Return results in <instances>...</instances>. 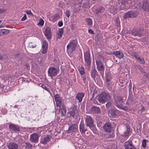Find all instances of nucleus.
I'll return each mask as SVG.
<instances>
[{
	"instance_id": "nucleus-1",
	"label": "nucleus",
	"mask_w": 149,
	"mask_h": 149,
	"mask_svg": "<svg viewBox=\"0 0 149 149\" xmlns=\"http://www.w3.org/2000/svg\"><path fill=\"white\" fill-rule=\"evenodd\" d=\"M113 99V104L115 106L120 109L125 111L128 110V106H127L125 107L124 106V103L120 96L119 95L114 96Z\"/></svg>"
},
{
	"instance_id": "nucleus-2",
	"label": "nucleus",
	"mask_w": 149,
	"mask_h": 149,
	"mask_svg": "<svg viewBox=\"0 0 149 149\" xmlns=\"http://www.w3.org/2000/svg\"><path fill=\"white\" fill-rule=\"evenodd\" d=\"M130 1L129 0H124L122 3L120 7L117 6L116 7H114L113 8V11L112 10H110L111 13L113 14H115L116 11L120 9L121 10L123 9H127L130 7Z\"/></svg>"
},
{
	"instance_id": "nucleus-3",
	"label": "nucleus",
	"mask_w": 149,
	"mask_h": 149,
	"mask_svg": "<svg viewBox=\"0 0 149 149\" xmlns=\"http://www.w3.org/2000/svg\"><path fill=\"white\" fill-rule=\"evenodd\" d=\"M111 98L110 94L104 92L102 93L99 96L97 99L100 103L103 104L108 102Z\"/></svg>"
},
{
	"instance_id": "nucleus-4",
	"label": "nucleus",
	"mask_w": 149,
	"mask_h": 149,
	"mask_svg": "<svg viewBox=\"0 0 149 149\" xmlns=\"http://www.w3.org/2000/svg\"><path fill=\"white\" fill-rule=\"evenodd\" d=\"M77 47V41L75 40H71L67 46V50L68 52H72L74 51Z\"/></svg>"
},
{
	"instance_id": "nucleus-5",
	"label": "nucleus",
	"mask_w": 149,
	"mask_h": 149,
	"mask_svg": "<svg viewBox=\"0 0 149 149\" xmlns=\"http://www.w3.org/2000/svg\"><path fill=\"white\" fill-rule=\"evenodd\" d=\"M137 7L139 9H143L146 11H149V2L146 0L142 1L138 5Z\"/></svg>"
},
{
	"instance_id": "nucleus-6",
	"label": "nucleus",
	"mask_w": 149,
	"mask_h": 149,
	"mask_svg": "<svg viewBox=\"0 0 149 149\" xmlns=\"http://www.w3.org/2000/svg\"><path fill=\"white\" fill-rule=\"evenodd\" d=\"M58 69L53 66L49 68L48 71V75L50 76L52 78H53V77L56 76L59 71Z\"/></svg>"
},
{
	"instance_id": "nucleus-7",
	"label": "nucleus",
	"mask_w": 149,
	"mask_h": 149,
	"mask_svg": "<svg viewBox=\"0 0 149 149\" xmlns=\"http://www.w3.org/2000/svg\"><path fill=\"white\" fill-rule=\"evenodd\" d=\"M84 58L85 64L87 66V69L89 70L90 67L91 59L90 58V54L89 52H86L84 53Z\"/></svg>"
},
{
	"instance_id": "nucleus-8",
	"label": "nucleus",
	"mask_w": 149,
	"mask_h": 149,
	"mask_svg": "<svg viewBox=\"0 0 149 149\" xmlns=\"http://www.w3.org/2000/svg\"><path fill=\"white\" fill-rule=\"evenodd\" d=\"M138 13L137 11H129L125 13L123 16V18L126 19L128 18L134 17L138 15Z\"/></svg>"
},
{
	"instance_id": "nucleus-9",
	"label": "nucleus",
	"mask_w": 149,
	"mask_h": 149,
	"mask_svg": "<svg viewBox=\"0 0 149 149\" xmlns=\"http://www.w3.org/2000/svg\"><path fill=\"white\" fill-rule=\"evenodd\" d=\"M86 124L90 128L93 127L94 125L93 120L92 118L89 116H86L85 117Z\"/></svg>"
},
{
	"instance_id": "nucleus-10",
	"label": "nucleus",
	"mask_w": 149,
	"mask_h": 149,
	"mask_svg": "<svg viewBox=\"0 0 149 149\" xmlns=\"http://www.w3.org/2000/svg\"><path fill=\"white\" fill-rule=\"evenodd\" d=\"M39 135L36 133H34L31 134L29 138L30 141L32 143H37L38 141Z\"/></svg>"
},
{
	"instance_id": "nucleus-11",
	"label": "nucleus",
	"mask_w": 149,
	"mask_h": 149,
	"mask_svg": "<svg viewBox=\"0 0 149 149\" xmlns=\"http://www.w3.org/2000/svg\"><path fill=\"white\" fill-rule=\"evenodd\" d=\"M63 101L59 102L58 105V104H56L57 107L59 108V109L61 110V112L63 115V116L66 113V107L64 104L63 103Z\"/></svg>"
},
{
	"instance_id": "nucleus-12",
	"label": "nucleus",
	"mask_w": 149,
	"mask_h": 149,
	"mask_svg": "<svg viewBox=\"0 0 149 149\" xmlns=\"http://www.w3.org/2000/svg\"><path fill=\"white\" fill-rule=\"evenodd\" d=\"M124 146L125 149H135L131 140L127 141L124 143Z\"/></svg>"
},
{
	"instance_id": "nucleus-13",
	"label": "nucleus",
	"mask_w": 149,
	"mask_h": 149,
	"mask_svg": "<svg viewBox=\"0 0 149 149\" xmlns=\"http://www.w3.org/2000/svg\"><path fill=\"white\" fill-rule=\"evenodd\" d=\"M70 115L73 117L75 116L76 117L78 115V109L75 106L73 107L72 110L70 111Z\"/></svg>"
},
{
	"instance_id": "nucleus-14",
	"label": "nucleus",
	"mask_w": 149,
	"mask_h": 149,
	"mask_svg": "<svg viewBox=\"0 0 149 149\" xmlns=\"http://www.w3.org/2000/svg\"><path fill=\"white\" fill-rule=\"evenodd\" d=\"M42 42L43 43L42 46V54H45L47 52L48 44L46 41L44 40H42Z\"/></svg>"
},
{
	"instance_id": "nucleus-15",
	"label": "nucleus",
	"mask_w": 149,
	"mask_h": 149,
	"mask_svg": "<svg viewBox=\"0 0 149 149\" xmlns=\"http://www.w3.org/2000/svg\"><path fill=\"white\" fill-rule=\"evenodd\" d=\"M9 128L13 130L15 132H18L20 131L19 127L17 125H15L14 124H10L9 125Z\"/></svg>"
},
{
	"instance_id": "nucleus-16",
	"label": "nucleus",
	"mask_w": 149,
	"mask_h": 149,
	"mask_svg": "<svg viewBox=\"0 0 149 149\" xmlns=\"http://www.w3.org/2000/svg\"><path fill=\"white\" fill-rule=\"evenodd\" d=\"M44 34L48 40H49L51 39V31L50 29H46Z\"/></svg>"
},
{
	"instance_id": "nucleus-17",
	"label": "nucleus",
	"mask_w": 149,
	"mask_h": 149,
	"mask_svg": "<svg viewBox=\"0 0 149 149\" xmlns=\"http://www.w3.org/2000/svg\"><path fill=\"white\" fill-rule=\"evenodd\" d=\"M113 54L119 59L123 58L124 56L123 53L119 51L113 52Z\"/></svg>"
},
{
	"instance_id": "nucleus-18",
	"label": "nucleus",
	"mask_w": 149,
	"mask_h": 149,
	"mask_svg": "<svg viewBox=\"0 0 149 149\" xmlns=\"http://www.w3.org/2000/svg\"><path fill=\"white\" fill-rule=\"evenodd\" d=\"M100 110L99 107L93 106L92 107L91 111L92 113H98L100 112Z\"/></svg>"
},
{
	"instance_id": "nucleus-19",
	"label": "nucleus",
	"mask_w": 149,
	"mask_h": 149,
	"mask_svg": "<svg viewBox=\"0 0 149 149\" xmlns=\"http://www.w3.org/2000/svg\"><path fill=\"white\" fill-rule=\"evenodd\" d=\"M9 149H17L18 146L17 144L14 142L10 143L8 146Z\"/></svg>"
},
{
	"instance_id": "nucleus-20",
	"label": "nucleus",
	"mask_w": 149,
	"mask_h": 149,
	"mask_svg": "<svg viewBox=\"0 0 149 149\" xmlns=\"http://www.w3.org/2000/svg\"><path fill=\"white\" fill-rule=\"evenodd\" d=\"M111 128V124L109 123H106L103 126L104 130L107 132L110 131Z\"/></svg>"
},
{
	"instance_id": "nucleus-21",
	"label": "nucleus",
	"mask_w": 149,
	"mask_h": 149,
	"mask_svg": "<svg viewBox=\"0 0 149 149\" xmlns=\"http://www.w3.org/2000/svg\"><path fill=\"white\" fill-rule=\"evenodd\" d=\"M84 93H79L77 95L76 98L78 100L79 102H81L82 101V98L84 96Z\"/></svg>"
},
{
	"instance_id": "nucleus-22",
	"label": "nucleus",
	"mask_w": 149,
	"mask_h": 149,
	"mask_svg": "<svg viewBox=\"0 0 149 149\" xmlns=\"http://www.w3.org/2000/svg\"><path fill=\"white\" fill-rule=\"evenodd\" d=\"M105 79L107 84V85H109L111 79V77L110 74H106Z\"/></svg>"
},
{
	"instance_id": "nucleus-23",
	"label": "nucleus",
	"mask_w": 149,
	"mask_h": 149,
	"mask_svg": "<svg viewBox=\"0 0 149 149\" xmlns=\"http://www.w3.org/2000/svg\"><path fill=\"white\" fill-rule=\"evenodd\" d=\"M80 131L81 133H84L86 129L84 127V125L83 123L81 122L79 125Z\"/></svg>"
},
{
	"instance_id": "nucleus-24",
	"label": "nucleus",
	"mask_w": 149,
	"mask_h": 149,
	"mask_svg": "<svg viewBox=\"0 0 149 149\" xmlns=\"http://www.w3.org/2000/svg\"><path fill=\"white\" fill-rule=\"evenodd\" d=\"M63 33V29H59L56 34V38L57 39L60 38L62 37Z\"/></svg>"
},
{
	"instance_id": "nucleus-25",
	"label": "nucleus",
	"mask_w": 149,
	"mask_h": 149,
	"mask_svg": "<svg viewBox=\"0 0 149 149\" xmlns=\"http://www.w3.org/2000/svg\"><path fill=\"white\" fill-rule=\"evenodd\" d=\"M126 131L124 132V134L122 135L124 137H127L130 132V129L129 126H126Z\"/></svg>"
},
{
	"instance_id": "nucleus-26",
	"label": "nucleus",
	"mask_w": 149,
	"mask_h": 149,
	"mask_svg": "<svg viewBox=\"0 0 149 149\" xmlns=\"http://www.w3.org/2000/svg\"><path fill=\"white\" fill-rule=\"evenodd\" d=\"M103 58L100 56H97L96 59V62L97 65L102 64V61Z\"/></svg>"
},
{
	"instance_id": "nucleus-27",
	"label": "nucleus",
	"mask_w": 149,
	"mask_h": 149,
	"mask_svg": "<svg viewBox=\"0 0 149 149\" xmlns=\"http://www.w3.org/2000/svg\"><path fill=\"white\" fill-rule=\"evenodd\" d=\"M78 128V126L76 124H73L70 126L69 129V130L72 132H75L76 131Z\"/></svg>"
},
{
	"instance_id": "nucleus-28",
	"label": "nucleus",
	"mask_w": 149,
	"mask_h": 149,
	"mask_svg": "<svg viewBox=\"0 0 149 149\" xmlns=\"http://www.w3.org/2000/svg\"><path fill=\"white\" fill-rule=\"evenodd\" d=\"M54 97L55 101L56 102V104H58H58H59V102H60L63 101L61 99L58 95L56 94L54 96Z\"/></svg>"
},
{
	"instance_id": "nucleus-29",
	"label": "nucleus",
	"mask_w": 149,
	"mask_h": 149,
	"mask_svg": "<svg viewBox=\"0 0 149 149\" xmlns=\"http://www.w3.org/2000/svg\"><path fill=\"white\" fill-rule=\"evenodd\" d=\"M49 140V136H47L44 139H42L40 141V143L43 144H45L46 143L48 142Z\"/></svg>"
},
{
	"instance_id": "nucleus-30",
	"label": "nucleus",
	"mask_w": 149,
	"mask_h": 149,
	"mask_svg": "<svg viewBox=\"0 0 149 149\" xmlns=\"http://www.w3.org/2000/svg\"><path fill=\"white\" fill-rule=\"evenodd\" d=\"M9 31L8 30L3 29L0 30V36L5 35L8 33Z\"/></svg>"
},
{
	"instance_id": "nucleus-31",
	"label": "nucleus",
	"mask_w": 149,
	"mask_h": 149,
	"mask_svg": "<svg viewBox=\"0 0 149 149\" xmlns=\"http://www.w3.org/2000/svg\"><path fill=\"white\" fill-rule=\"evenodd\" d=\"M78 70L80 74L81 75H83L85 74L84 69L83 67L82 66H79L78 68Z\"/></svg>"
},
{
	"instance_id": "nucleus-32",
	"label": "nucleus",
	"mask_w": 149,
	"mask_h": 149,
	"mask_svg": "<svg viewBox=\"0 0 149 149\" xmlns=\"http://www.w3.org/2000/svg\"><path fill=\"white\" fill-rule=\"evenodd\" d=\"M97 74V71L94 69H93L91 73V76L92 77L93 79H95Z\"/></svg>"
},
{
	"instance_id": "nucleus-33",
	"label": "nucleus",
	"mask_w": 149,
	"mask_h": 149,
	"mask_svg": "<svg viewBox=\"0 0 149 149\" xmlns=\"http://www.w3.org/2000/svg\"><path fill=\"white\" fill-rule=\"evenodd\" d=\"M25 146L26 149H32L33 145L29 143H25Z\"/></svg>"
},
{
	"instance_id": "nucleus-34",
	"label": "nucleus",
	"mask_w": 149,
	"mask_h": 149,
	"mask_svg": "<svg viewBox=\"0 0 149 149\" xmlns=\"http://www.w3.org/2000/svg\"><path fill=\"white\" fill-rule=\"evenodd\" d=\"M140 32V31H138L135 30H134L132 33V34L134 36H141V34Z\"/></svg>"
},
{
	"instance_id": "nucleus-35",
	"label": "nucleus",
	"mask_w": 149,
	"mask_h": 149,
	"mask_svg": "<svg viewBox=\"0 0 149 149\" xmlns=\"http://www.w3.org/2000/svg\"><path fill=\"white\" fill-rule=\"evenodd\" d=\"M52 21H56L59 18V15L58 14H55L52 17Z\"/></svg>"
},
{
	"instance_id": "nucleus-36",
	"label": "nucleus",
	"mask_w": 149,
	"mask_h": 149,
	"mask_svg": "<svg viewBox=\"0 0 149 149\" xmlns=\"http://www.w3.org/2000/svg\"><path fill=\"white\" fill-rule=\"evenodd\" d=\"M136 59L141 64H144L145 63V61L144 58H141L139 56L136 57Z\"/></svg>"
},
{
	"instance_id": "nucleus-37",
	"label": "nucleus",
	"mask_w": 149,
	"mask_h": 149,
	"mask_svg": "<svg viewBox=\"0 0 149 149\" xmlns=\"http://www.w3.org/2000/svg\"><path fill=\"white\" fill-rule=\"evenodd\" d=\"M97 68L99 71H102L104 70L103 65L102 64L97 65Z\"/></svg>"
},
{
	"instance_id": "nucleus-38",
	"label": "nucleus",
	"mask_w": 149,
	"mask_h": 149,
	"mask_svg": "<svg viewBox=\"0 0 149 149\" xmlns=\"http://www.w3.org/2000/svg\"><path fill=\"white\" fill-rule=\"evenodd\" d=\"M44 21L42 18H40L39 20V22L38 23V25L39 26H42L44 24Z\"/></svg>"
},
{
	"instance_id": "nucleus-39",
	"label": "nucleus",
	"mask_w": 149,
	"mask_h": 149,
	"mask_svg": "<svg viewBox=\"0 0 149 149\" xmlns=\"http://www.w3.org/2000/svg\"><path fill=\"white\" fill-rule=\"evenodd\" d=\"M148 141L146 139H144L143 140L142 143V145L143 148H145L146 146V143Z\"/></svg>"
},
{
	"instance_id": "nucleus-40",
	"label": "nucleus",
	"mask_w": 149,
	"mask_h": 149,
	"mask_svg": "<svg viewBox=\"0 0 149 149\" xmlns=\"http://www.w3.org/2000/svg\"><path fill=\"white\" fill-rule=\"evenodd\" d=\"M29 46L30 48H34L36 46V44L32 42H30L29 44Z\"/></svg>"
},
{
	"instance_id": "nucleus-41",
	"label": "nucleus",
	"mask_w": 149,
	"mask_h": 149,
	"mask_svg": "<svg viewBox=\"0 0 149 149\" xmlns=\"http://www.w3.org/2000/svg\"><path fill=\"white\" fill-rule=\"evenodd\" d=\"M86 20L89 25H91L92 24V20L90 18H86Z\"/></svg>"
},
{
	"instance_id": "nucleus-42",
	"label": "nucleus",
	"mask_w": 149,
	"mask_h": 149,
	"mask_svg": "<svg viewBox=\"0 0 149 149\" xmlns=\"http://www.w3.org/2000/svg\"><path fill=\"white\" fill-rule=\"evenodd\" d=\"M110 113L111 114V115L113 116H115L116 115V113L114 110H111L110 111Z\"/></svg>"
},
{
	"instance_id": "nucleus-43",
	"label": "nucleus",
	"mask_w": 149,
	"mask_h": 149,
	"mask_svg": "<svg viewBox=\"0 0 149 149\" xmlns=\"http://www.w3.org/2000/svg\"><path fill=\"white\" fill-rule=\"evenodd\" d=\"M25 12L28 15H29L32 16L33 15V13H31V10H26L25 11Z\"/></svg>"
},
{
	"instance_id": "nucleus-44",
	"label": "nucleus",
	"mask_w": 149,
	"mask_h": 149,
	"mask_svg": "<svg viewBox=\"0 0 149 149\" xmlns=\"http://www.w3.org/2000/svg\"><path fill=\"white\" fill-rule=\"evenodd\" d=\"M104 11V9L102 7H100L99 11L97 12V13H98L99 12H100L101 13H103Z\"/></svg>"
},
{
	"instance_id": "nucleus-45",
	"label": "nucleus",
	"mask_w": 149,
	"mask_h": 149,
	"mask_svg": "<svg viewBox=\"0 0 149 149\" xmlns=\"http://www.w3.org/2000/svg\"><path fill=\"white\" fill-rule=\"evenodd\" d=\"M65 13L67 17H69L70 16V11L67 10L66 11Z\"/></svg>"
},
{
	"instance_id": "nucleus-46",
	"label": "nucleus",
	"mask_w": 149,
	"mask_h": 149,
	"mask_svg": "<svg viewBox=\"0 0 149 149\" xmlns=\"http://www.w3.org/2000/svg\"><path fill=\"white\" fill-rule=\"evenodd\" d=\"M27 18L26 15L25 14H24V16L22 18L21 21H24Z\"/></svg>"
},
{
	"instance_id": "nucleus-47",
	"label": "nucleus",
	"mask_w": 149,
	"mask_h": 149,
	"mask_svg": "<svg viewBox=\"0 0 149 149\" xmlns=\"http://www.w3.org/2000/svg\"><path fill=\"white\" fill-rule=\"evenodd\" d=\"M42 88H43L44 89L46 90L48 92L49 91V89H48L47 88L45 85H42Z\"/></svg>"
},
{
	"instance_id": "nucleus-48",
	"label": "nucleus",
	"mask_w": 149,
	"mask_h": 149,
	"mask_svg": "<svg viewBox=\"0 0 149 149\" xmlns=\"http://www.w3.org/2000/svg\"><path fill=\"white\" fill-rule=\"evenodd\" d=\"M63 24V22L62 21H59L58 23V25L59 27L61 26Z\"/></svg>"
},
{
	"instance_id": "nucleus-49",
	"label": "nucleus",
	"mask_w": 149,
	"mask_h": 149,
	"mask_svg": "<svg viewBox=\"0 0 149 149\" xmlns=\"http://www.w3.org/2000/svg\"><path fill=\"white\" fill-rule=\"evenodd\" d=\"M88 32L89 33L91 34H94V32L91 29H89L88 30Z\"/></svg>"
},
{
	"instance_id": "nucleus-50",
	"label": "nucleus",
	"mask_w": 149,
	"mask_h": 149,
	"mask_svg": "<svg viewBox=\"0 0 149 149\" xmlns=\"http://www.w3.org/2000/svg\"><path fill=\"white\" fill-rule=\"evenodd\" d=\"M83 76H82V80L84 81V83H85V81L86 80V77L85 75H82Z\"/></svg>"
},
{
	"instance_id": "nucleus-51",
	"label": "nucleus",
	"mask_w": 149,
	"mask_h": 149,
	"mask_svg": "<svg viewBox=\"0 0 149 149\" xmlns=\"http://www.w3.org/2000/svg\"><path fill=\"white\" fill-rule=\"evenodd\" d=\"M6 11V10L5 9H0V14Z\"/></svg>"
},
{
	"instance_id": "nucleus-52",
	"label": "nucleus",
	"mask_w": 149,
	"mask_h": 149,
	"mask_svg": "<svg viewBox=\"0 0 149 149\" xmlns=\"http://www.w3.org/2000/svg\"><path fill=\"white\" fill-rule=\"evenodd\" d=\"M116 148V145L115 144H113L111 145V149H115Z\"/></svg>"
},
{
	"instance_id": "nucleus-53",
	"label": "nucleus",
	"mask_w": 149,
	"mask_h": 149,
	"mask_svg": "<svg viewBox=\"0 0 149 149\" xmlns=\"http://www.w3.org/2000/svg\"><path fill=\"white\" fill-rule=\"evenodd\" d=\"M110 106V103L108 102L106 104V107L109 108Z\"/></svg>"
},
{
	"instance_id": "nucleus-54",
	"label": "nucleus",
	"mask_w": 149,
	"mask_h": 149,
	"mask_svg": "<svg viewBox=\"0 0 149 149\" xmlns=\"http://www.w3.org/2000/svg\"><path fill=\"white\" fill-rule=\"evenodd\" d=\"M134 56L135 58L136 57H139L136 54H134V55H133Z\"/></svg>"
},
{
	"instance_id": "nucleus-55",
	"label": "nucleus",
	"mask_w": 149,
	"mask_h": 149,
	"mask_svg": "<svg viewBox=\"0 0 149 149\" xmlns=\"http://www.w3.org/2000/svg\"><path fill=\"white\" fill-rule=\"evenodd\" d=\"M3 59V57L2 56H0V59L2 60Z\"/></svg>"
},
{
	"instance_id": "nucleus-56",
	"label": "nucleus",
	"mask_w": 149,
	"mask_h": 149,
	"mask_svg": "<svg viewBox=\"0 0 149 149\" xmlns=\"http://www.w3.org/2000/svg\"><path fill=\"white\" fill-rule=\"evenodd\" d=\"M2 21L1 20H0V23Z\"/></svg>"
},
{
	"instance_id": "nucleus-57",
	"label": "nucleus",
	"mask_w": 149,
	"mask_h": 149,
	"mask_svg": "<svg viewBox=\"0 0 149 149\" xmlns=\"http://www.w3.org/2000/svg\"><path fill=\"white\" fill-rule=\"evenodd\" d=\"M1 88L0 87V90H1Z\"/></svg>"
}]
</instances>
